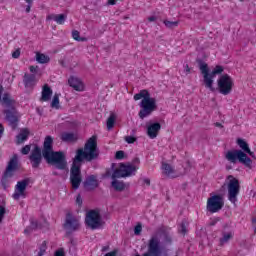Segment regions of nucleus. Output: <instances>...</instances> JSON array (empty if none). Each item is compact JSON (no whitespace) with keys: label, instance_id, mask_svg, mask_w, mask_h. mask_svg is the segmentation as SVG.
I'll use <instances>...</instances> for the list:
<instances>
[{"label":"nucleus","instance_id":"nucleus-1","mask_svg":"<svg viewBox=\"0 0 256 256\" xmlns=\"http://www.w3.org/2000/svg\"><path fill=\"white\" fill-rule=\"evenodd\" d=\"M43 159L48 165H52L59 171L67 169V157L63 151L53 150V137L51 136L45 137L42 150L39 145H35L32 149L29 156L32 169H39Z\"/></svg>","mask_w":256,"mask_h":256},{"label":"nucleus","instance_id":"nucleus-2","mask_svg":"<svg viewBox=\"0 0 256 256\" xmlns=\"http://www.w3.org/2000/svg\"><path fill=\"white\" fill-rule=\"evenodd\" d=\"M99 158V148H97V137L92 136L85 143L84 148H79L73 158L70 168V183L72 188L77 190L81 186L83 177L81 176V166L85 161H95Z\"/></svg>","mask_w":256,"mask_h":256},{"label":"nucleus","instance_id":"nucleus-3","mask_svg":"<svg viewBox=\"0 0 256 256\" xmlns=\"http://www.w3.org/2000/svg\"><path fill=\"white\" fill-rule=\"evenodd\" d=\"M3 91V85L0 84V103L3 107L7 108L4 110L6 121H8V125L11 127L12 131H15L19 125V116L17 115V109L15 108V101L11 98V94L8 92L3 94Z\"/></svg>","mask_w":256,"mask_h":256},{"label":"nucleus","instance_id":"nucleus-4","mask_svg":"<svg viewBox=\"0 0 256 256\" xmlns=\"http://www.w3.org/2000/svg\"><path fill=\"white\" fill-rule=\"evenodd\" d=\"M141 110L138 115L140 119H145V117H149L157 109V100L155 98H151V94L147 90H141L139 93L134 95V101H139Z\"/></svg>","mask_w":256,"mask_h":256},{"label":"nucleus","instance_id":"nucleus-5","mask_svg":"<svg viewBox=\"0 0 256 256\" xmlns=\"http://www.w3.org/2000/svg\"><path fill=\"white\" fill-rule=\"evenodd\" d=\"M153 239H157L159 242L160 255L162 253L163 247H169L173 245V236H171L167 226L162 225L156 229V233L153 234L148 240V248Z\"/></svg>","mask_w":256,"mask_h":256},{"label":"nucleus","instance_id":"nucleus-6","mask_svg":"<svg viewBox=\"0 0 256 256\" xmlns=\"http://www.w3.org/2000/svg\"><path fill=\"white\" fill-rule=\"evenodd\" d=\"M196 63L203 75V83L206 89H209L212 93H215V87H213V79L216 77V73L212 70V73H209V65L203 61V59H196Z\"/></svg>","mask_w":256,"mask_h":256},{"label":"nucleus","instance_id":"nucleus-7","mask_svg":"<svg viewBox=\"0 0 256 256\" xmlns=\"http://www.w3.org/2000/svg\"><path fill=\"white\" fill-rule=\"evenodd\" d=\"M234 86L233 78L229 74H223L217 80L215 91H218L220 95H231Z\"/></svg>","mask_w":256,"mask_h":256},{"label":"nucleus","instance_id":"nucleus-8","mask_svg":"<svg viewBox=\"0 0 256 256\" xmlns=\"http://www.w3.org/2000/svg\"><path fill=\"white\" fill-rule=\"evenodd\" d=\"M225 158L227 161L234 164L239 161V163H242L245 167H251V163H253V160H251L243 150H229L226 153Z\"/></svg>","mask_w":256,"mask_h":256},{"label":"nucleus","instance_id":"nucleus-9","mask_svg":"<svg viewBox=\"0 0 256 256\" xmlns=\"http://www.w3.org/2000/svg\"><path fill=\"white\" fill-rule=\"evenodd\" d=\"M17 169H19V157L17 156V154H14L12 156V158L10 159V161L8 162V165L6 167V171L4 172V176L1 180V185L4 189V191H7V178L8 177H13V171H17Z\"/></svg>","mask_w":256,"mask_h":256},{"label":"nucleus","instance_id":"nucleus-10","mask_svg":"<svg viewBox=\"0 0 256 256\" xmlns=\"http://www.w3.org/2000/svg\"><path fill=\"white\" fill-rule=\"evenodd\" d=\"M85 223L87 227H90V229H99V227H102V225H105V222H103V219L101 218V213H99V210H90L85 217Z\"/></svg>","mask_w":256,"mask_h":256},{"label":"nucleus","instance_id":"nucleus-11","mask_svg":"<svg viewBox=\"0 0 256 256\" xmlns=\"http://www.w3.org/2000/svg\"><path fill=\"white\" fill-rule=\"evenodd\" d=\"M228 179H231L228 183V201L237 203V197L239 195V191H241V185L239 184V180L233 177V175H229Z\"/></svg>","mask_w":256,"mask_h":256},{"label":"nucleus","instance_id":"nucleus-12","mask_svg":"<svg viewBox=\"0 0 256 256\" xmlns=\"http://www.w3.org/2000/svg\"><path fill=\"white\" fill-rule=\"evenodd\" d=\"M225 207V200L221 195H213L208 198L206 209L209 213H219Z\"/></svg>","mask_w":256,"mask_h":256},{"label":"nucleus","instance_id":"nucleus-13","mask_svg":"<svg viewBox=\"0 0 256 256\" xmlns=\"http://www.w3.org/2000/svg\"><path fill=\"white\" fill-rule=\"evenodd\" d=\"M81 227V224L79 223V220L73 216L71 212H68L66 214V219L64 223V229H66V237H69L71 233L75 231H79V228Z\"/></svg>","mask_w":256,"mask_h":256},{"label":"nucleus","instance_id":"nucleus-14","mask_svg":"<svg viewBox=\"0 0 256 256\" xmlns=\"http://www.w3.org/2000/svg\"><path fill=\"white\" fill-rule=\"evenodd\" d=\"M29 185V178H26L22 181H18L15 186V192L12 195L13 199L15 201H19L21 197H25V190L27 189V186Z\"/></svg>","mask_w":256,"mask_h":256},{"label":"nucleus","instance_id":"nucleus-15","mask_svg":"<svg viewBox=\"0 0 256 256\" xmlns=\"http://www.w3.org/2000/svg\"><path fill=\"white\" fill-rule=\"evenodd\" d=\"M83 185L86 191H94V189H97V187H99V180H97V176L90 175L86 177Z\"/></svg>","mask_w":256,"mask_h":256},{"label":"nucleus","instance_id":"nucleus-16","mask_svg":"<svg viewBox=\"0 0 256 256\" xmlns=\"http://www.w3.org/2000/svg\"><path fill=\"white\" fill-rule=\"evenodd\" d=\"M120 167L122 168V171L124 173V177H132V175H135V173H137V169H139V167L131 164V163H120Z\"/></svg>","mask_w":256,"mask_h":256},{"label":"nucleus","instance_id":"nucleus-17","mask_svg":"<svg viewBox=\"0 0 256 256\" xmlns=\"http://www.w3.org/2000/svg\"><path fill=\"white\" fill-rule=\"evenodd\" d=\"M68 84L74 91H84L85 90V85L83 84V81H81L79 78L75 76H70L68 79Z\"/></svg>","mask_w":256,"mask_h":256},{"label":"nucleus","instance_id":"nucleus-18","mask_svg":"<svg viewBox=\"0 0 256 256\" xmlns=\"http://www.w3.org/2000/svg\"><path fill=\"white\" fill-rule=\"evenodd\" d=\"M30 225L25 228L24 235H31L33 231H37V229H42L43 225L37 221L35 218H30Z\"/></svg>","mask_w":256,"mask_h":256},{"label":"nucleus","instance_id":"nucleus-19","mask_svg":"<svg viewBox=\"0 0 256 256\" xmlns=\"http://www.w3.org/2000/svg\"><path fill=\"white\" fill-rule=\"evenodd\" d=\"M159 131H161V124L159 122H155L148 126L147 135L150 139H155L157 135H159Z\"/></svg>","mask_w":256,"mask_h":256},{"label":"nucleus","instance_id":"nucleus-20","mask_svg":"<svg viewBox=\"0 0 256 256\" xmlns=\"http://www.w3.org/2000/svg\"><path fill=\"white\" fill-rule=\"evenodd\" d=\"M23 83L26 89H33L37 83L35 74L25 73Z\"/></svg>","mask_w":256,"mask_h":256},{"label":"nucleus","instance_id":"nucleus-21","mask_svg":"<svg viewBox=\"0 0 256 256\" xmlns=\"http://www.w3.org/2000/svg\"><path fill=\"white\" fill-rule=\"evenodd\" d=\"M60 139L64 143H77L79 136L73 132H63L60 136Z\"/></svg>","mask_w":256,"mask_h":256},{"label":"nucleus","instance_id":"nucleus-22","mask_svg":"<svg viewBox=\"0 0 256 256\" xmlns=\"http://www.w3.org/2000/svg\"><path fill=\"white\" fill-rule=\"evenodd\" d=\"M46 21H55L58 25H64L67 16L65 14H50L46 17Z\"/></svg>","mask_w":256,"mask_h":256},{"label":"nucleus","instance_id":"nucleus-23","mask_svg":"<svg viewBox=\"0 0 256 256\" xmlns=\"http://www.w3.org/2000/svg\"><path fill=\"white\" fill-rule=\"evenodd\" d=\"M53 95V90L49 87V84H45L42 88V96L40 101H50Z\"/></svg>","mask_w":256,"mask_h":256},{"label":"nucleus","instance_id":"nucleus-24","mask_svg":"<svg viewBox=\"0 0 256 256\" xmlns=\"http://www.w3.org/2000/svg\"><path fill=\"white\" fill-rule=\"evenodd\" d=\"M111 187H113L114 191H117L118 193H123L125 189H127V184L123 181L119 180H112Z\"/></svg>","mask_w":256,"mask_h":256},{"label":"nucleus","instance_id":"nucleus-25","mask_svg":"<svg viewBox=\"0 0 256 256\" xmlns=\"http://www.w3.org/2000/svg\"><path fill=\"white\" fill-rule=\"evenodd\" d=\"M29 129L24 128L21 130V132L17 135V144L21 145L24 141H27L29 137Z\"/></svg>","mask_w":256,"mask_h":256},{"label":"nucleus","instance_id":"nucleus-26","mask_svg":"<svg viewBox=\"0 0 256 256\" xmlns=\"http://www.w3.org/2000/svg\"><path fill=\"white\" fill-rule=\"evenodd\" d=\"M36 61L37 63H40V65H45V63H49V61H51V58L48 55H45L41 52H37Z\"/></svg>","mask_w":256,"mask_h":256},{"label":"nucleus","instance_id":"nucleus-27","mask_svg":"<svg viewBox=\"0 0 256 256\" xmlns=\"http://www.w3.org/2000/svg\"><path fill=\"white\" fill-rule=\"evenodd\" d=\"M233 237V232H223L222 237L220 238V246L223 247V245L229 243L231 241V238Z\"/></svg>","mask_w":256,"mask_h":256},{"label":"nucleus","instance_id":"nucleus-28","mask_svg":"<svg viewBox=\"0 0 256 256\" xmlns=\"http://www.w3.org/2000/svg\"><path fill=\"white\" fill-rule=\"evenodd\" d=\"M112 179H113V181H115L117 179H125V173H123V168H121V165H120L119 169L113 170Z\"/></svg>","mask_w":256,"mask_h":256},{"label":"nucleus","instance_id":"nucleus-29","mask_svg":"<svg viewBox=\"0 0 256 256\" xmlns=\"http://www.w3.org/2000/svg\"><path fill=\"white\" fill-rule=\"evenodd\" d=\"M115 119H117V116L115 113H111L106 122L108 131H111L115 127Z\"/></svg>","mask_w":256,"mask_h":256},{"label":"nucleus","instance_id":"nucleus-30","mask_svg":"<svg viewBox=\"0 0 256 256\" xmlns=\"http://www.w3.org/2000/svg\"><path fill=\"white\" fill-rule=\"evenodd\" d=\"M162 169L164 171V175H167L168 177H171V175H173V173H175V170L173 169V167H171L167 163L162 164Z\"/></svg>","mask_w":256,"mask_h":256},{"label":"nucleus","instance_id":"nucleus-31","mask_svg":"<svg viewBox=\"0 0 256 256\" xmlns=\"http://www.w3.org/2000/svg\"><path fill=\"white\" fill-rule=\"evenodd\" d=\"M237 145L240 147V149H242L243 153H246L250 149L249 144L241 138L237 139Z\"/></svg>","mask_w":256,"mask_h":256},{"label":"nucleus","instance_id":"nucleus-32","mask_svg":"<svg viewBox=\"0 0 256 256\" xmlns=\"http://www.w3.org/2000/svg\"><path fill=\"white\" fill-rule=\"evenodd\" d=\"M72 38L75 41H78V42H85V41H87V38L81 37L79 31H77V30L72 31Z\"/></svg>","mask_w":256,"mask_h":256},{"label":"nucleus","instance_id":"nucleus-33","mask_svg":"<svg viewBox=\"0 0 256 256\" xmlns=\"http://www.w3.org/2000/svg\"><path fill=\"white\" fill-rule=\"evenodd\" d=\"M164 25L168 29H175L179 25V21H169V20H164Z\"/></svg>","mask_w":256,"mask_h":256},{"label":"nucleus","instance_id":"nucleus-34","mask_svg":"<svg viewBox=\"0 0 256 256\" xmlns=\"http://www.w3.org/2000/svg\"><path fill=\"white\" fill-rule=\"evenodd\" d=\"M59 95L60 94H55L53 96V99H52V102H51L52 109H59Z\"/></svg>","mask_w":256,"mask_h":256},{"label":"nucleus","instance_id":"nucleus-35","mask_svg":"<svg viewBox=\"0 0 256 256\" xmlns=\"http://www.w3.org/2000/svg\"><path fill=\"white\" fill-rule=\"evenodd\" d=\"M39 249L38 256L45 255V251H47V241H43Z\"/></svg>","mask_w":256,"mask_h":256},{"label":"nucleus","instance_id":"nucleus-36","mask_svg":"<svg viewBox=\"0 0 256 256\" xmlns=\"http://www.w3.org/2000/svg\"><path fill=\"white\" fill-rule=\"evenodd\" d=\"M180 233H182V235H185L187 233V221L183 220L180 224Z\"/></svg>","mask_w":256,"mask_h":256},{"label":"nucleus","instance_id":"nucleus-37","mask_svg":"<svg viewBox=\"0 0 256 256\" xmlns=\"http://www.w3.org/2000/svg\"><path fill=\"white\" fill-rule=\"evenodd\" d=\"M115 159H118V160L125 159V151L123 150L117 151L115 154Z\"/></svg>","mask_w":256,"mask_h":256},{"label":"nucleus","instance_id":"nucleus-38","mask_svg":"<svg viewBox=\"0 0 256 256\" xmlns=\"http://www.w3.org/2000/svg\"><path fill=\"white\" fill-rule=\"evenodd\" d=\"M141 231H143V226L141 224H137L134 227V234L135 235H141Z\"/></svg>","mask_w":256,"mask_h":256},{"label":"nucleus","instance_id":"nucleus-39","mask_svg":"<svg viewBox=\"0 0 256 256\" xmlns=\"http://www.w3.org/2000/svg\"><path fill=\"white\" fill-rule=\"evenodd\" d=\"M125 141L126 143H128L129 145L135 143V141H137V138L136 137H133V136H125Z\"/></svg>","mask_w":256,"mask_h":256},{"label":"nucleus","instance_id":"nucleus-40","mask_svg":"<svg viewBox=\"0 0 256 256\" xmlns=\"http://www.w3.org/2000/svg\"><path fill=\"white\" fill-rule=\"evenodd\" d=\"M70 241H69V243H70V245H71V247H72V250L73 251H76V247H77V240H75V238H73L72 236H70Z\"/></svg>","mask_w":256,"mask_h":256},{"label":"nucleus","instance_id":"nucleus-41","mask_svg":"<svg viewBox=\"0 0 256 256\" xmlns=\"http://www.w3.org/2000/svg\"><path fill=\"white\" fill-rule=\"evenodd\" d=\"M219 221H221L220 217L211 218L209 223L210 227H215Z\"/></svg>","mask_w":256,"mask_h":256},{"label":"nucleus","instance_id":"nucleus-42","mask_svg":"<svg viewBox=\"0 0 256 256\" xmlns=\"http://www.w3.org/2000/svg\"><path fill=\"white\" fill-rule=\"evenodd\" d=\"M217 75H221L223 71H225V68L221 65H216V67L213 69Z\"/></svg>","mask_w":256,"mask_h":256},{"label":"nucleus","instance_id":"nucleus-43","mask_svg":"<svg viewBox=\"0 0 256 256\" xmlns=\"http://www.w3.org/2000/svg\"><path fill=\"white\" fill-rule=\"evenodd\" d=\"M31 151V145H26L21 149L22 155H29V152Z\"/></svg>","mask_w":256,"mask_h":256},{"label":"nucleus","instance_id":"nucleus-44","mask_svg":"<svg viewBox=\"0 0 256 256\" xmlns=\"http://www.w3.org/2000/svg\"><path fill=\"white\" fill-rule=\"evenodd\" d=\"M5 213H6L5 206L0 205V223L1 221H3V217H5Z\"/></svg>","mask_w":256,"mask_h":256},{"label":"nucleus","instance_id":"nucleus-45","mask_svg":"<svg viewBox=\"0 0 256 256\" xmlns=\"http://www.w3.org/2000/svg\"><path fill=\"white\" fill-rule=\"evenodd\" d=\"M76 205H78L79 207L83 206V198H81V194H78L76 197Z\"/></svg>","mask_w":256,"mask_h":256},{"label":"nucleus","instance_id":"nucleus-46","mask_svg":"<svg viewBox=\"0 0 256 256\" xmlns=\"http://www.w3.org/2000/svg\"><path fill=\"white\" fill-rule=\"evenodd\" d=\"M12 57L13 59H19V57H21V50L17 49L12 53Z\"/></svg>","mask_w":256,"mask_h":256},{"label":"nucleus","instance_id":"nucleus-47","mask_svg":"<svg viewBox=\"0 0 256 256\" xmlns=\"http://www.w3.org/2000/svg\"><path fill=\"white\" fill-rule=\"evenodd\" d=\"M54 256H65V249H63V248L58 249L55 252Z\"/></svg>","mask_w":256,"mask_h":256},{"label":"nucleus","instance_id":"nucleus-48","mask_svg":"<svg viewBox=\"0 0 256 256\" xmlns=\"http://www.w3.org/2000/svg\"><path fill=\"white\" fill-rule=\"evenodd\" d=\"M29 70L30 73H37V71H39V66H30Z\"/></svg>","mask_w":256,"mask_h":256},{"label":"nucleus","instance_id":"nucleus-49","mask_svg":"<svg viewBox=\"0 0 256 256\" xmlns=\"http://www.w3.org/2000/svg\"><path fill=\"white\" fill-rule=\"evenodd\" d=\"M139 163H141V160L139 159V157L133 158L132 165H134V167L135 165H139Z\"/></svg>","mask_w":256,"mask_h":256},{"label":"nucleus","instance_id":"nucleus-50","mask_svg":"<svg viewBox=\"0 0 256 256\" xmlns=\"http://www.w3.org/2000/svg\"><path fill=\"white\" fill-rule=\"evenodd\" d=\"M245 154L247 155H250V157H252L253 159H255V153L251 151L250 148H248V151L245 152Z\"/></svg>","mask_w":256,"mask_h":256},{"label":"nucleus","instance_id":"nucleus-51","mask_svg":"<svg viewBox=\"0 0 256 256\" xmlns=\"http://www.w3.org/2000/svg\"><path fill=\"white\" fill-rule=\"evenodd\" d=\"M186 75H189V73H191V68H189V64L185 65V69H184Z\"/></svg>","mask_w":256,"mask_h":256},{"label":"nucleus","instance_id":"nucleus-52","mask_svg":"<svg viewBox=\"0 0 256 256\" xmlns=\"http://www.w3.org/2000/svg\"><path fill=\"white\" fill-rule=\"evenodd\" d=\"M3 133H5V127L3 126V124L0 123V139L3 135Z\"/></svg>","mask_w":256,"mask_h":256},{"label":"nucleus","instance_id":"nucleus-53","mask_svg":"<svg viewBox=\"0 0 256 256\" xmlns=\"http://www.w3.org/2000/svg\"><path fill=\"white\" fill-rule=\"evenodd\" d=\"M112 176H113V174H112L111 169L106 170L105 177H112Z\"/></svg>","mask_w":256,"mask_h":256},{"label":"nucleus","instance_id":"nucleus-54","mask_svg":"<svg viewBox=\"0 0 256 256\" xmlns=\"http://www.w3.org/2000/svg\"><path fill=\"white\" fill-rule=\"evenodd\" d=\"M143 183H145V185H148L149 187V185H151V180L149 178H144Z\"/></svg>","mask_w":256,"mask_h":256},{"label":"nucleus","instance_id":"nucleus-55","mask_svg":"<svg viewBox=\"0 0 256 256\" xmlns=\"http://www.w3.org/2000/svg\"><path fill=\"white\" fill-rule=\"evenodd\" d=\"M104 256H117V252L116 251L108 252Z\"/></svg>","mask_w":256,"mask_h":256},{"label":"nucleus","instance_id":"nucleus-56","mask_svg":"<svg viewBox=\"0 0 256 256\" xmlns=\"http://www.w3.org/2000/svg\"><path fill=\"white\" fill-rule=\"evenodd\" d=\"M148 21H149L150 23H152L153 21H157V17H155V16H150V17H148Z\"/></svg>","mask_w":256,"mask_h":256},{"label":"nucleus","instance_id":"nucleus-57","mask_svg":"<svg viewBox=\"0 0 256 256\" xmlns=\"http://www.w3.org/2000/svg\"><path fill=\"white\" fill-rule=\"evenodd\" d=\"M31 7L33 6L29 4L26 6V13H31Z\"/></svg>","mask_w":256,"mask_h":256},{"label":"nucleus","instance_id":"nucleus-58","mask_svg":"<svg viewBox=\"0 0 256 256\" xmlns=\"http://www.w3.org/2000/svg\"><path fill=\"white\" fill-rule=\"evenodd\" d=\"M215 127H220V129H223V124L216 122L215 123Z\"/></svg>","mask_w":256,"mask_h":256},{"label":"nucleus","instance_id":"nucleus-59","mask_svg":"<svg viewBox=\"0 0 256 256\" xmlns=\"http://www.w3.org/2000/svg\"><path fill=\"white\" fill-rule=\"evenodd\" d=\"M105 251H109V246H103L102 247V252H105Z\"/></svg>","mask_w":256,"mask_h":256},{"label":"nucleus","instance_id":"nucleus-60","mask_svg":"<svg viewBox=\"0 0 256 256\" xmlns=\"http://www.w3.org/2000/svg\"><path fill=\"white\" fill-rule=\"evenodd\" d=\"M59 63L62 67H65V60H60Z\"/></svg>","mask_w":256,"mask_h":256},{"label":"nucleus","instance_id":"nucleus-61","mask_svg":"<svg viewBox=\"0 0 256 256\" xmlns=\"http://www.w3.org/2000/svg\"><path fill=\"white\" fill-rule=\"evenodd\" d=\"M27 3H28V5H32L33 6V0H25Z\"/></svg>","mask_w":256,"mask_h":256},{"label":"nucleus","instance_id":"nucleus-62","mask_svg":"<svg viewBox=\"0 0 256 256\" xmlns=\"http://www.w3.org/2000/svg\"><path fill=\"white\" fill-rule=\"evenodd\" d=\"M52 175H54V177H57L59 175L58 172H53Z\"/></svg>","mask_w":256,"mask_h":256},{"label":"nucleus","instance_id":"nucleus-63","mask_svg":"<svg viewBox=\"0 0 256 256\" xmlns=\"http://www.w3.org/2000/svg\"><path fill=\"white\" fill-rule=\"evenodd\" d=\"M252 223H256V218H252Z\"/></svg>","mask_w":256,"mask_h":256},{"label":"nucleus","instance_id":"nucleus-64","mask_svg":"<svg viewBox=\"0 0 256 256\" xmlns=\"http://www.w3.org/2000/svg\"><path fill=\"white\" fill-rule=\"evenodd\" d=\"M111 167H112V169H115V163H112Z\"/></svg>","mask_w":256,"mask_h":256}]
</instances>
